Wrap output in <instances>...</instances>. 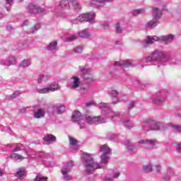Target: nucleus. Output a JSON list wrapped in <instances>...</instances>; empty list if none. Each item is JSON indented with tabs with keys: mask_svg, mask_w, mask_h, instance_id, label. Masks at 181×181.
<instances>
[{
	"mask_svg": "<svg viewBox=\"0 0 181 181\" xmlns=\"http://www.w3.org/2000/svg\"><path fill=\"white\" fill-rule=\"evenodd\" d=\"M37 155V158H43V153L42 152L38 153Z\"/></svg>",
	"mask_w": 181,
	"mask_h": 181,
	"instance_id": "nucleus-57",
	"label": "nucleus"
},
{
	"mask_svg": "<svg viewBox=\"0 0 181 181\" xmlns=\"http://www.w3.org/2000/svg\"><path fill=\"white\" fill-rule=\"evenodd\" d=\"M22 1H23V0H20L21 2H22Z\"/></svg>",
	"mask_w": 181,
	"mask_h": 181,
	"instance_id": "nucleus-63",
	"label": "nucleus"
},
{
	"mask_svg": "<svg viewBox=\"0 0 181 181\" xmlns=\"http://www.w3.org/2000/svg\"><path fill=\"white\" fill-rule=\"evenodd\" d=\"M141 127L144 132H149V131H165L168 129L166 124L163 125L159 122H156L152 119H146Z\"/></svg>",
	"mask_w": 181,
	"mask_h": 181,
	"instance_id": "nucleus-2",
	"label": "nucleus"
},
{
	"mask_svg": "<svg viewBox=\"0 0 181 181\" xmlns=\"http://www.w3.org/2000/svg\"><path fill=\"white\" fill-rule=\"evenodd\" d=\"M104 181H114L112 178H105Z\"/></svg>",
	"mask_w": 181,
	"mask_h": 181,
	"instance_id": "nucleus-60",
	"label": "nucleus"
},
{
	"mask_svg": "<svg viewBox=\"0 0 181 181\" xmlns=\"http://www.w3.org/2000/svg\"><path fill=\"white\" fill-rule=\"evenodd\" d=\"M124 145L127 146V149H129L130 152H136V147L134 146V144L131 143L129 140H126L124 141Z\"/></svg>",
	"mask_w": 181,
	"mask_h": 181,
	"instance_id": "nucleus-20",
	"label": "nucleus"
},
{
	"mask_svg": "<svg viewBox=\"0 0 181 181\" xmlns=\"http://www.w3.org/2000/svg\"><path fill=\"white\" fill-rule=\"evenodd\" d=\"M79 71L83 74V79L86 83H91L94 81V76L86 66H79Z\"/></svg>",
	"mask_w": 181,
	"mask_h": 181,
	"instance_id": "nucleus-12",
	"label": "nucleus"
},
{
	"mask_svg": "<svg viewBox=\"0 0 181 181\" xmlns=\"http://www.w3.org/2000/svg\"><path fill=\"white\" fill-rule=\"evenodd\" d=\"M98 108H100V110H103L105 112H107L108 114L109 117H111V118H115V117H119V113L117 112H112L110 109V105L105 103H101L98 105Z\"/></svg>",
	"mask_w": 181,
	"mask_h": 181,
	"instance_id": "nucleus-7",
	"label": "nucleus"
},
{
	"mask_svg": "<svg viewBox=\"0 0 181 181\" xmlns=\"http://www.w3.org/2000/svg\"><path fill=\"white\" fill-rule=\"evenodd\" d=\"M175 36V35L173 34L162 35L160 37L158 36H147L145 43L146 45H153L155 42H158V43H163V42H169L170 43L173 42Z\"/></svg>",
	"mask_w": 181,
	"mask_h": 181,
	"instance_id": "nucleus-3",
	"label": "nucleus"
},
{
	"mask_svg": "<svg viewBox=\"0 0 181 181\" xmlns=\"http://www.w3.org/2000/svg\"><path fill=\"white\" fill-rule=\"evenodd\" d=\"M78 35L80 36V37L87 39L90 37V33L87 30H83L81 33H78Z\"/></svg>",
	"mask_w": 181,
	"mask_h": 181,
	"instance_id": "nucleus-28",
	"label": "nucleus"
},
{
	"mask_svg": "<svg viewBox=\"0 0 181 181\" xmlns=\"http://www.w3.org/2000/svg\"><path fill=\"white\" fill-rule=\"evenodd\" d=\"M175 148L178 153H181V144H178L175 146Z\"/></svg>",
	"mask_w": 181,
	"mask_h": 181,
	"instance_id": "nucleus-47",
	"label": "nucleus"
},
{
	"mask_svg": "<svg viewBox=\"0 0 181 181\" xmlns=\"http://www.w3.org/2000/svg\"><path fill=\"white\" fill-rule=\"evenodd\" d=\"M114 66H119V67H131L132 66V64H131V62L129 60L127 61H120V62H115Z\"/></svg>",
	"mask_w": 181,
	"mask_h": 181,
	"instance_id": "nucleus-18",
	"label": "nucleus"
},
{
	"mask_svg": "<svg viewBox=\"0 0 181 181\" xmlns=\"http://www.w3.org/2000/svg\"><path fill=\"white\" fill-rule=\"evenodd\" d=\"M110 94L112 98L113 104H118V103H119V101L118 100V91L115 90H112L110 91Z\"/></svg>",
	"mask_w": 181,
	"mask_h": 181,
	"instance_id": "nucleus-22",
	"label": "nucleus"
},
{
	"mask_svg": "<svg viewBox=\"0 0 181 181\" xmlns=\"http://www.w3.org/2000/svg\"><path fill=\"white\" fill-rule=\"evenodd\" d=\"M59 6L62 9H66V8H69V0H62L59 2Z\"/></svg>",
	"mask_w": 181,
	"mask_h": 181,
	"instance_id": "nucleus-31",
	"label": "nucleus"
},
{
	"mask_svg": "<svg viewBox=\"0 0 181 181\" xmlns=\"http://www.w3.org/2000/svg\"><path fill=\"white\" fill-rule=\"evenodd\" d=\"M62 88V86L59 84V82L55 81L50 84L48 87L37 89V93L39 94H47L49 93H53L57 91Z\"/></svg>",
	"mask_w": 181,
	"mask_h": 181,
	"instance_id": "nucleus-6",
	"label": "nucleus"
},
{
	"mask_svg": "<svg viewBox=\"0 0 181 181\" xmlns=\"http://www.w3.org/2000/svg\"><path fill=\"white\" fill-rule=\"evenodd\" d=\"M69 4H72L74 9H76L78 11H80L81 9V5H80V3L78 0H69Z\"/></svg>",
	"mask_w": 181,
	"mask_h": 181,
	"instance_id": "nucleus-26",
	"label": "nucleus"
},
{
	"mask_svg": "<svg viewBox=\"0 0 181 181\" xmlns=\"http://www.w3.org/2000/svg\"><path fill=\"white\" fill-rule=\"evenodd\" d=\"M144 13H145V9L144 8L136 9L132 12L133 16H138V15H142Z\"/></svg>",
	"mask_w": 181,
	"mask_h": 181,
	"instance_id": "nucleus-29",
	"label": "nucleus"
},
{
	"mask_svg": "<svg viewBox=\"0 0 181 181\" xmlns=\"http://www.w3.org/2000/svg\"><path fill=\"white\" fill-rule=\"evenodd\" d=\"M156 171L158 172V173H159V172H160V165H156Z\"/></svg>",
	"mask_w": 181,
	"mask_h": 181,
	"instance_id": "nucleus-58",
	"label": "nucleus"
},
{
	"mask_svg": "<svg viewBox=\"0 0 181 181\" xmlns=\"http://www.w3.org/2000/svg\"><path fill=\"white\" fill-rule=\"evenodd\" d=\"M78 22H89V23H95V13L93 11L87 13H83L78 16L76 20L72 21V23H77Z\"/></svg>",
	"mask_w": 181,
	"mask_h": 181,
	"instance_id": "nucleus-5",
	"label": "nucleus"
},
{
	"mask_svg": "<svg viewBox=\"0 0 181 181\" xmlns=\"http://www.w3.org/2000/svg\"><path fill=\"white\" fill-rule=\"evenodd\" d=\"M86 115H81V113L78 111H76L72 115V121L74 122H78V125H79L80 129H83L86 124H84V118Z\"/></svg>",
	"mask_w": 181,
	"mask_h": 181,
	"instance_id": "nucleus-10",
	"label": "nucleus"
},
{
	"mask_svg": "<svg viewBox=\"0 0 181 181\" xmlns=\"http://www.w3.org/2000/svg\"><path fill=\"white\" fill-rule=\"evenodd\" d=\"M28 25H29V21L25 20L23 21V23H22L21 26H28Z\"/></svg>",
	"mask_w": 181,
	"mask_h": 181,
	"instance_id": "nucleus-50",
	"label": "nucleus"
},
{
	"mask_svg": "<svg viewBox=\"0 0 181 181\" xmlns=\"http://www.w3.org/2000/svg\"><path fill=\"white\" fill-rule=\"evenodd\" d=\"M77 39V36L76 35H72L67 38L66 42H73V40H76Z\"/></svg>",
	"mask_w": 181,
	"mask_h": 181,
	"instance_id": "nucleus-44",
	"label": "nucleus"
},
{
	"mask_svg": "<svg viewBox=\"0 0 181 181\" xmlns=\"http://www.w3.org/2000/svg\"><path fill=\"white\" fill-rule=\"evenodd\" d=\"M72 81L71 82V88H78L80 87V78L78 76H74L71 78Z\"/></svg>",
	"mask_w": 181,
	"mask_h": 181,
	"instance_id": "nucleus-19",
	"label": "nucleus"
},
{
	"mask_svg": "<svg viewBox=\"0 0 181 181\" xmlns=\"http://www.w3.org/2000/svg\"><path fill=\"white\" fill-rule=\"evenodd\" d=\"M107 2H112V0H91L90 4L95 6L103 7L105 6Z\"/></svg>",
	"mask_w": 181,
	"mask_h": 181,
	"instance_id": "nucleus-15",
	"label": "nucleus"
},
{
	"mask_svg": "<svg viewBox=\"0 0 181 181\" xmlns=\"http://www.w3.org/2000/svg\"><path fill=\"white\" fill-rule=\"evenodd\" d=\"M100 151L103 154L100 156L102 161L99 163L94 161V159L91 158V155H90V153H83V167L85 168L86 175H91L92 173H94V171L103 168V165H105V163L110 160V155H111L112 152L111 148H110L107 144L102 145L100 147Z\"/></svg>",
	"mask_w": 181,
	"mask_h": 181,
	"instance_id": "nucleus-1",
	"label": "nucleus"
},
{
	"mask_svg": "<svg viewBox=\"0 0 181 181\" xmlns=\"http://www.w3.org/2000/svg\"><path fill=\"white\" fill-rule=\"evenodd\" d=\"M57 47V41L51 42L47 47V50L52 52V50H56Z\"/></svg>",
	"mask_w": 181,
	"mask_h": 181,
	"instance_id": "nucleus-27",
	"label": "nucleus"
},
{
	"mask_svg": "<svg viewBox=\"0 0 181 181\" xmlns=\"http://www.w3.org/2000/svg\"><path fill=\"white\" fill-rule=\"evenodd\" d=\"M123 125L127 128V129H131L132 128H134V124L131 122L129 120H126L123 122Z\"/></svg>",
	"mask_w": 181,
	"mask_h": 181,
	"instance_id": "nucleus-33",
	"label": "nucleus"
},
{
	"mask_svg": "<svg viewBox=\"0 0 181 181\" xmlns=\"http://www.w3.org/2000/svg\"><path fill=\"white\" fill-rule=\"evenodd\" d=\"M101 26L103 29H109L110 28V25L108 24V23H104L101 24Z\"/></svg>",
	"mask_w": 181,
	"mask_h": 181,
	"instance_id": "nucleus-46",
	"label": "nucleus"
},
{
	"mask_svg": "<svg viewBox=\"0 0 181 181\" xmlns=\"http://www.w3.org/2000/svg\"><path fill=\"white\" fill-rule=\"evenodd\" d=\"M69 144H71L72 146H76V145H77V140H76V139L72 136H69Z\"/></svg>",
	"mask_w": 181,
	"mask_h": 181,
	"instance_id": "nucleus-39",
	"label": "nucleus"
},
{
	"mask_svg": "<svg viewBox=\"0 0 181 181\" xmlns=\"http://www.w3.org/2000/svg\"><path fill=\"white\" fill-rule=\"evenodd\" d=\"M119 176V173H115L113 175V179H117Z\"/></svg>",
	"mask_w": 181,
	"mask_h": 181,
	"instance_id": "nucleus-54",
	"label": "nucleus"
},
{
	"mask_svg": "<svg viewBox=\"0 0 181 181\" xmlns=\"http://www.w3.org/2000/svg\"><path fill=\"white\" fill-rule=\"evenodd\" d=\"M19 94H21V93H19V91H15V92L11 95V98H16V97H18V95H19Z\"/></svg>",
	"mask_w": 181,
	"mask_h": 181,
	"instance_id": "nucleus-49",
	"label": "nucleus"
},
{
	"mask_svg": "<svg viewBox=\"0 0 181 181\" xmlns=\"http://www.w3.org/2000/svg\"><path fill=\"white\" fill-rule=\"evenodd\" d=\"M144 172H146L147 173L149 172H152V165L148 164L147 165L143 166Z\"/></svg>",
	"mask_w": 181,
	"mask_h": 181,
	"instance_id": "nucleus-38",
	"label": "nucleus"
},
{
	"mask_svg": "<svg viewBox=\"0 0 181 181\" xmlns=\"http://www.w3.org/2000/svg\"><path fill=\"white\" fill-rule=\"evenodd\" d=\"M115 28L116 33H122V32L124 31L122 27H121V25H119V23H117Z\"/></svg>",
	"mask_w": 181,
	"mask_h": 181,
	"instance_id": "nucleus-36",
	"label": "nucleus"
},
{
	"mask_svg": "<svg viewBox=\"0 0 181 181\" xmlns=\"http://www.w3.org/2000/svg\"><path fill=\"white\" fill-rule=\"evenodd\" d=\"M147 144H149V145H151V148H155V141L147 140Z\"/></svg>",
	"mask_w": 181,
	"mask_h": 181,
	"instance_id": "nucleus-45",
	"label": "nucleus"
},
{
	"mask_svg": "<svg viewBox=\"0 0 181 181\" xmlns=\"http://www.w3.org/2000/svg\"><path fill=\"white\" fill-rule=\"evenodd\" d=\"M83 46H77L74 49V51L75 53H83Z\"/></svg>",
	"mask_w": 181,
	"mask_h": 181,
	"instance_id": "nucleus-41",
	"label": "nucleus"
},
{
	"mask_svg": "<svg viewBox=\"0 0 181 181\" xmlns=\"http://www.w3.org/2000/svg\"><path fill=\"white\" fill-rule=\"evenodd\" d=\"M74 166L73 162H68L67 164L62 168V174L64 175H67V173H70L71 172V167Z\"/></svg>",
	"mask_w": 181,
	"mask_h": 181,
	"instance_id": "nucleus-16",
	"label": "nucleus"
},
{
	"mask_svg": "<svg viewBox=\"0 0 181 181\" xmlns=\"http://www.w3.org/2000/svg\"><path fill=\"white\" fill-rule=\"evenodd\" d=\"M63 179L65 181H69V180H71L72 177L70 175H64Z\"/></svg>",
	"mask_w": 181,
	"mask_h": 181,
	"instance_id": "nucleus-48",
	"label": "nucleus"
},
{
	"mask_svg": "<svg viewBox=\"0 0 181 181\" xmlns=\"http://www.w3.org/2000/svg\"><path fill=\"white\" fill-rule=\"evenodd\" d=\"M139 87L140 88H145V84H144L142 82H139Z\"/></svg>",
	"mask_w": 181,
	"mask_h": 181,
	"instance_id": "nucleus-52",
	"label": "nucleus"
},
{
	"mask_svg": "<svg viewBox=\"0 0 181 181\" xmlns=\"http://www.w3.org/2000/svg\"><path fill=\"white\" fill-rule=\"evenodd\" d=\"M153 101L154 104L157 105H160L163 101H165V98L160 97L159 95L153 97Z\"/></svg>",
	"mask_w": 181,
	"mask_h": 181,
	"instance_id": "nucleus-24",
	"label": "nucleus"
},
{
	"mask_svg": "<svg viewBox=\"0 0 181 181\" xmlns=\"http://www.w3.org/2000/svg\"><path fill=\"white\" fill-rule=\"evenodd\" d=\"M34 181H47V177H45L40 174H37Z\"/></svg>",
	"mask_w": 181,
	"mask_h": 181,
	"instance_id": "nucleus-34",
	"label": "nucleus"
},
{
	"mask_svg": "<svg viewBox=\"0 0 181 181\" xmlns=\"http://www.w3.org/2000/svg\"><path fill=\"white\" fill-rule=\"evenodd\" d=\"M167 128H171L172 131L175 134H180L181 132V125L173 124L172 123H168L166 124Z\"/></svg>",
	"mask_w": 181,
	"mask_h": 181,
	"instance_id": "nucleus-17",
	"label": "nucleus"
},
{
	"mask_svg": "<svg viewBox=\"0 0 181 181\" xmlns=\"http://www.w3.org/2000/svg\"><path fill=\"white\" fill-rule=\"evenodd\" d=\"M39 29H40V24H36L30 30V33H36Z\"/></svg>",
	"mask_w": 181,
	"mask_h": 181,
	"instance_id": "nucleus-37",
	"label": "nucleus"
},
{
	"mask_svg": "<svg viewBox=\"0 0 181 181\" xmlns=\"http://www.w3.org/2000/svg\"><path fill=\"white\" fill-rule=\"evenodd\" d=\"M152 16L153 18L146 24V28L148 29H154V28L158 26V21H159V18L162 16V10L158 8H153Z\"/></svg>",
	"mask_w": 181,
	"mask_h": 181,
	"instance_id": "nucleus-4",
	"label": "nucleus"
},
{
	"mask_svg": "<svg viewBox=\"0 0 181 181\" xmlns=\"http://www.w3.org/2000/svg\"><path fill=\"white\" fill-rule=\"evenodd\" d=\"M22 148L19 146H16L13 149V152H19V151H21Z\"/></svg>",
	"mask_w": 181,
	"mask_h": 181,
	"instance_id": "nucleus-51",
	"label": "nucleus"
},
{
	"mask_svg": "<svg viewBox=\"0 0 181 181\" xmlns=\"http://www.w3.org/2000/svg\"><path fill=\"white\" fill-rule=\"evenodd\" d=\"M0 64L2 66H6L7 67H9V66H13V64H16V58H15V57H9L6 59H1Z\"/></svg>",
	"mask_w": 181,
	"mask_h": 181,
	"instance_id": "nucleus-13",
	"label": "nucleus"
},
{
	"mask_svg": "<svg viewBox=\"0 0 181 181\" xmlns=\"http://www.w3.org/2000/svg\"><path fill=\"white\" fill-rule=\"evenodd\" d=\"M90 105H93V103H91V102L87 103L86 104V107H90Z\"/></svg>",
	"mask_w": 181,
	"mask_h": 181,
	"instance_id": "nucleus-59",
	"label": "nucleus"
},
{
	"mask_svg": "<svg viewBox=\"0 0 181 181\" xmlns=\"http://www.w3.org/2000/svg\"><path fill=\"white\" fill-rule=\"evenodd\" d=\"M2 8L0 7V19H2L4 18V13H2Z\"/></svg>",
	"mask_w": 181,
	"mask_h": 181,
	"instance_id": "nucleus-55",
	"label": "nucleus"
},
{
	"mask_svg": "<svg viewBox=\"0 0 181 181\" xmlns=\"http://www.w3.org/2000/svg\"><path fill=\"white\" fill-rule=\"evenodd\" d=\"M20 112H21L22 114L26 112V108L24 107V108H22L20 110Z\"/></svg>",
	"mask_w": 181,
	"mask_h": 181,
	"instance_id": "nucleus-56",
	"label": "nucleus"
},
{
	"mask_svg": "<svg viewBox=\"0 0 181 181\" xmlns=\"http://www.w3.org/2000/svg\"><path fill=\"white\" fill-rule=\"evenodd\" d=\"M13 4V0H6V8L7 11H9V8H11V6Z\"/></svg>",
	"mask_w": 181,
	"mask_h": 181,
	"instance_id": "nucleus-40",
	"label": "nucleus"
},
{
	"mask_svg": "<svg viewBox=\"0 0 181 181\" xmlns=\"http://www.w3.org/2000/svg\"><path fill=\"white\" fill-rule=\"evenodd\" d=\"M136 104V102H135L134 100L131 101L130 103L129 104V110H132V108L135 107Z\"/></svg>",
	"mask_w": 181,
	"mask_h": 181,
	"instance_id": "nucleus-43",
	"label": "nucleus"
},
{
	"mask_svg": "<svg viewBox=\"0 0 181 181\" xmlns=\"http://www.w3.org/2000/svg\"><path fill=\"white\" fill-rule=\"evenodd\" d=\"M26 175V170L25 168H20L17 169L16 173L15 175L16 177H25Z\"/></svg>",
	"mask_w": 181,
	"mask_h": 181,
	"instance_id": "nucleus-21",
	"label": "nucleus"
},
{
	"mask_svg": "<svg viewBox=\"0 0 181 181\" xmlns=\"http://www.w3.org/2000/svg\"><path fill=\"white\" fill-rule=\"evenodd\" d=\"M44 141L47 144H53V142H56V136H53V134H47L45 136Z\"/></svg>",
	"mask_w": 181,
	"mask_h": 181,
	"instance_id": "nucleus-23",
	"label": "nucleus"
},
{
	"mask_svg": "<svg viewBox=\"0 0 181 181\" xmlns=\"http://www.w3.org/2000/svg\"><path fill=\"white\" fill-rule=\"evenodd\" d=\"M162 57H165V54L162 51H154L150 56L146 58V63L159 62Z\"/></svg>",
	"mask_w": 181,
	"mask_h": 181,
	"instance_id": "nucleus-9",
	"label": "nucleus"
},
{
	"mask_svg": "<svg viewBox=\"0 0 181 181\" xmlns=\"http://www.w3.org/2000/svg\"><path fill=\"white\" fill-rule=\"evenodd\" d=\"M84 119H86V122L90 125H93V124H96V122H98V124H105V122H107L105 118L101 116L91 117L88 115H85Z\"/></svg>",
	"mask_w": 181,
	"mask_h": 181,
	"instance_id": "nucleus-8",
	"label": "nucleus"
},
{
	"mask_svg": "<svg viewBox=\"0 0 181 181\" xmlns=\"http://www.w3.org/2000/svg\"><path fill=\"white\" fill-rule=\"evenodd\" d=\"M30 66V62L28 59H24L20 64L19 67H29Z\"/></svg>",
	"mask_w": 181,
	"mask_h": 181,
	"instance_id": "nucleus-35",
	"label": "nucleus"
},
{
	"mask_svg": "<svg viewBox=\"0 0 181 181\" xmlns=\"http://www.w3.org/2000/svg\"><path fill=\"white\" fill-rule=\"evenodd\" d=\"M89 181H95V179H94V178H90V179H89Z\"/></svg>",
	"mask_w": 181,
	"mask_h": 181,
	"instance_id": "nucleus-62",
	"label": "nucleus"
},
{
	"mask_svg": "<svg viewBox=\"0 0 181 181\" xmlns=\"http://www.w3.org/2000/svg\"><path fill=\"white\" fill-rule=\"evenodd\" d=\"M45 115H46V110L43 108H39L38 110L34 111L33 117L36 119H40V118H45Z\"/></svg>",
	"mask_w": 181,
	"mask_h": 181,
	"instance_id": "nucleus-14",
	"label": "nucleus"
},
{
	"mask_svg": "<svg viewBox=\"0 0 181 181\" xmlns=\"http://www.w3.org/2000/svg\"><path fill=\"white\" fill-rule=\"evenodd\" d=\"M0 176H4V170L0 169Z\"/></svg>",
	"mask_w": 181,
	"mask_h": 181,
	"instance_id": "nucleus-61",
	"label": "nucleus"
},
{
	"mask_svg": "<svg viewBox=\"0 0 181 181\" xmlns=\"http://www.w3.org/2000/svg\"><path fill=\"white\" fill-rule=\"evenodd\" d=\"M81 94H87L88 93V88H81L79 90Z\"/></svg>",
	"mask_w": 181,
	"mask_h": 181,
	"instance_id": "nucleus-42",
	"label": "nucleus"
},
{
	"mask_svg": "<svg viewBox=\"0 0 181 181\" xmlns=\"http://www.w3.org/2000/svg\"><path fill=\"white\" fill-rule=\"evenodd\" d=\"M49 80V77L46 75H40L37 78V83L41 84L42 81H47Z\"/></svg>",
	"mask_w": 181,
	"mask_h": 181,
	"instance_id": "nucleus-32",
	"label": "nucleus"
},
{
	"mask_svg": "<svg viewBox=\"0 0 181 181\" xmlns=\"http://www.w3.org/2000/svg\"><path fill=\"white\" fill-rule=\"evenodd\" d=\"M26 158L18 154V153H13L11 154V159H14V160H23Z\"/></svg>",
	"mask_w": 181,
	"mask_h": 181,
	"instance_id": "nucleus-30",
	"label": "nucleus"
},
{
	"mask_svg": "<svg viewBox=\"0 0 181 181\" xmlns=\"http://www.w3.org/2000/svg\"><path fill=\"white\" fill-rule=\"evenodd\" d=\"M148 140H140L139 141V144H148V141H147Z\"/></svg>",
	"mask_w": 181,
	"mask_h": 181,
	"instance_id": "nucleus-53",
	"label": "nucleus"
},
{
	"mask_svg": "<svg viewBox=\"0 0 181 181\" xmlns=\"http://www.w3.org/2000/svg\"><path fill=\"white\" fill-rule=\"evenodd\" d=\"M52 108L56 111L57 114H63L66 111L64 105H54Z\"/></svg>",
	"mask_w": 181,
	"mask_h": 181,
	"instance_id": "nucleus-25",
	"label": "nucleus"
},
{
	"mask_svg": "<svg viewBox=\"0 0 181 181\" xmlns=\"http://www.w3.org/2000/svg\"><path fill=\"white\" fill-rule=\"evenodd\" d=\"M27 9L28 13H30V15H33L35 13H47L45 8H42L40 6L32 3L28 4Z\"/></svg>",
	"mask_w": 181,
	"mask_h": 181,
	"instance_id": "nucleus-11",
	"label": "nucleus"
}]
</instances>
